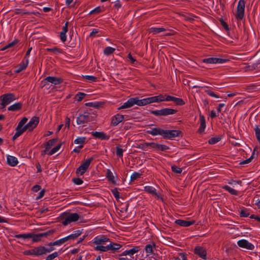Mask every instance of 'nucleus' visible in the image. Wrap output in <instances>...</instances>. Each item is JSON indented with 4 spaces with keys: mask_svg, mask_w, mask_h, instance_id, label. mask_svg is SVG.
I'll use <instances>...</instances> for the list:
<instances>
[{
    "mask_svg": "<svg viewBox=\"0 0 260 260\" xmlns=\"http://www.w3.org/2000/svg\"><path fill=\"white\" fill-rule=\"evenodd\" d=\"M60 218L62 220V224L66 226L72 222L77 221L79 218V216L77 213L64 212L61 214Z\"/></svg>",
    "mask_w": 260,
    "mask_h": 260,
    "instance_id": "1",
    "label": "nucleus"
},
{
    "mask_svg": "<svg viewBox=\"0 0 260 260\" xmlns=\"http://www.w3.org/2000/svg\"><path fill=\"white\" fill-rule=\"evenodd\" d=\"M150 112L151 114L157 116H166L169 115L176 114L177 112V110L171 108H166L160 110H151Z\"/></svg>",
    "mask_w": 260,
    "mask_h": 260,
    "instance_id": "2",
    "label": "nucleus"
},
{
    "mask_svg": "<svg viewBox=\"0 0 260 260\" xmlns=\"http://www.w3.org/2000/svg\"><path fill=\"white\" fill-rule=\"evenodd\" d=\"M245 7V1L240 0L237 8L236 18L237 20H242L244 17V11Z\"/></svg>",
    "mask_w": 260,
    "mask_h": 260,
    "instance_id": "3",
    "label": "nucleus"
},
{
    "mask_svg": "<svg viewBox=\"0 0 260 260\" xmlns=\"http://www.w3.org/2000/svg\"><path fill=\"white\" fill-rule=\"evenodd\" d=\"M1 98L2 108H4L7 105L16 99L15 95L11 93L4 94L1 96Z\"/></svg>",
    "mask_w": 260,
    "mask_h": 260,
    "instance_id": "4",
    "label": "nucleus"
},
{
    "mask_svg": "<svg viewBox=\"0 0 260 260\" xmlns=\"http://www.w3.org/2000/svg\"><path fill=\"white\" fill-rule=\"evenodd\" d=\"M93 160V157H90L87 159L85 161L82 163L79 168L76 170V173L77 174H80V175H83L88 169L90 163Z\"/></svg>",
    "mask_w": 260,
    "mask_h": 260,
    "instance_id": "5",
    "label": "nucleus"
},
{
    "mask_svg": "<svg viewBox=\"0 0 260 260\" xmlns=\"http://www.w3.org/2000/svg\"><path fill=\"white\" fill-rule=\"evenodd\" d=\"M90 113L85 112L83 114H80L77 118L76 123L78 125L84 124L90 121ZM93 120V117L91 116V121Z\"/></svg>",
    "mask_w": 260,
    "mask_h": 260,
    "instance_id": "6",
    "label": "nucleus"
},
{
    "mask_svg": "<svg viewBox=\"0 0 260 260\" xmlns=\"http://www.w3.org/2000/svg\"><path fill=\"white\" fill-rule=\"evenodd\" d=\"M39 122V118L38 117L34 116L30 119L28 123L23 127L24 131L28 129L29 131H32L37 127Z\"/></svg>",
    "mask_w": 260,
    "mask_h": 260,
    "instance_id": "7",
    "label": "nucleus"
},
{
    "mask_svg": "<svg viewBox=\"0 0 260 260\" xmlns=\"http://www.w3.org/2000/svg\"><path fill=\"white\" fill-rule=\"evenodd\" d=\"M182 136V132L179 130H164L163 138L172 139L177 137Z\"/></svg>",
    "mask_w": 260,
    "mask_h": 260,
    "instance_id": "8",
    "label": "nucleus"
},
{
    "mask_svg": "<svg viewBox=\"0 0 260 260\" xmlns=\"http://www.w3.org/2000/svg\"><path fill=\"white\" fill-rule=\"evenodd\" d=\"M229 61L228 59L220 58L217 57H209L207 58H204L202 60V63H223L226 61Z\"/></svg>",
    "mask_w": 260,
    "mask_h": 260,
    "instance_id": "9",
    "label": "nucleus"
},
{
    "mask_svg": "<svg viewBox=\"0 0 260 260\" xmlns=\"http://www.w3.org/2000/svg\"><path fill=\"white\" fill-rule=\"evenodd\" d=\"M193 252L204 259H207V250L205 248L197 246L194 248Z\"/></svg>",
    "mask_w": 260,
    "mask_h": 260,
    "instance_id": "10",
    "label": "nucleus"
},
{
    "mask_svg": "<svg viewBox=\"0 0 260 260\" xmlns=\"http://www.w3.org/2000/svg\"><path fill=\"white\" fill-rule=\"evenodd\" d=\"M237 244L239 247L246 248L248 250H253L254 248V245L246 240L243 239L239 240Z\"/></svg>",
    "mask_w": 260,
    "mask_h": 260,
    "instance_id": "11",
    "label": "nucleus"
},
{
    "mask_svg": "<svg viewBox=\"0 0 260 260\" xmlns=\"http://www.w3.org/2000/svg\"><path fill=\"white\" fill-rule=\"evenodd\" d=\"M256 58L254 57L252 59L251 62H250L249 64L245 66L244 69L246 71H253L257 68V66L260 64V59L256 60Z\"/></svg>",
    "mask_w": 260,
    "mask_h": 260,
    "instance_id": "12",
    "label": "nucleus"
},
{
    "mask_svg": "<svg viewBox=\"0 0 260 260\" xmlns=\"http://www.w3.org/2000/svg\"><path fill=\"white\" fill-rule=\"evenodd\" d=\"M28 59L26 58V57L24 58L23 60L16 67V69L14 71L15 73H19L21 71L25 70L28 66Z\"/></svg>",
    "mask_w": 260,
    "mask_h": 260,
    "instance_id": "13",
    "label": "nucleus"
},
{
    "mask_svg": "<svg viewBox=\"0 0 260 260\" xmlns=\"http://www.w3.org/2000/svg\"><path fill=\"white\" fill-rule=\"evenodd\" d=\"M124 119V116L117 114L112 117L111 125L116 126Z\"/></svg>",
    "mask_w": 260,
    "mask_h": 260,
    "instance_id": "14",
    "label": "nucleus"
},
{
    "mask_svg": "<svg viewBox=\"0 0 260 260\" xmlns=\"http://www.w3.org/2000/svg\"><path fill=\"white\" fill-rule=\"evenodd\" d=\"M91 134L93 137L102 140H109L110 138L109 135H106L103 132H92Z\"/></svg>",
    "mask_w": 260,
    "mask_h": 260,
    "instance_id": "15",
    "label": "nucleus"
},
{
    "mask_svg": "<svg viewBox=\"0 0 260 260\" xmlns=\"http://www.w3.org/2000/svg\"><path fill=\"white\" fill-rule=\"evenodd\" d=\"M136 105L135 98H129L121 106L118 108V110L129 108Z\"/></svg>",
    "mask_w": 260,
    "mask_h": 260,
    "instance_id": "16",
    "label": "nucleus"
},
{
    "mask_svg": "<svg viewBox=\"0 0 260 260\" xmlns=\"http://www.w3.org/2000/svg\"><path fill=\"white\" fill-rule=\"evenodd\" d=\"M44 80L54 85L59 84L63 82V79L62 78L54 76H48L46 77Z\"/></svg>",
    "mask_w": 260,
    "mask_h": 260,
    "instance_id": "17",
    "label": "nucleus"
},
{
    "mask_svg": "<svg viewBox=\"0 0 260 260\" xmlns=\"http://www.w3.org/2000/svg\"><path fill=\"white\" fill-rule=\"evenodd\" d=\"M175 223L181 226L187 227L195 223V220L186 221L182 219H177L175 220Z\"/></svg>",
    "mask_w": 260,
    "mask_h": 260,
    "instance_id": "18",
    "label": "nucleus"
},
{
    "mask_svg": "<svg viewBox=\"0 0 260 260\" xmlns=\"http://www.w3.org/2000/svg\"><path fill=\"white\" fill-rule=\"evenodd\" d=\"M109 241L110 239L109 238L103 235L101 237H96L95 238H94L93 243L97 245H99L101 244H105V242Z\"/></svg>",
    "mask_w": 260,
    "mask_h": 260,
    "instance_id": "19",
    "label": "nucleus"
},
{
    "mask_svg": "<svg viewBox=\"0 0 260 260\" xmlns=\"http://www.w3.org/2000/svg\"><path fill=\"white\" fill-rule=\"evenodd\" d=\"M147 133L152 136H156L158 135L164 136V129L159 127H155L152 128L151 131H148Z\"/></svg>",
    "mask_w": 260,
    "mask_h": 260,
    "instance_id": "20",
    "label": "nucleus"
},
{
    "mask_svg": "<svg viewBox=\"0 0 260 260\" xmlns=\"http://www.w3.org/2000/svg\"><path fill=\"white\" fill-rule=\"evenodd\" d=\"M200 126L198 129V132L202 134L206 127V121L204 116L203 115H200Z\"/></svg>",
    "mask_w": 260,
    "mask_h": 260,
    "instance_id": "21",
    "label": "nucleus"
},
{
    "mask_svg": "<svg viewBox=\"0 0 260 260\" xmlns=\"http://www.w3.org/2000/svg\"><path fill=\"white\" fill-rule=\"evenodd\" d=\"M149 98L140 100L138 97L135 98L136 105L139 106H143L149 104Z\"/></svg>",
    "mask_w": 260,
    "mask_h": 260,
    "instance_id": "22",
    "label": "nucleus"
},
{
    "mask_svg": "<svg viewBox=\"0 0 260 260\" xmlns=\"http://www.w3.org/2000/svg\"><path fill=\"white\" fill-rule=\"evenodd\" d=\"M140 250V248L139 246H135L129 250H126L123 251L121 253V255H132L134 254H135V253L138 252Z\"/></svg>",
    "mask_w": 260,
    "mask_h": 260,
    "instance_id": "23",
    "label": "nucleus"
},
{
    "mask_svg": "<svg viewBox=\"0 0 260 260\" xmlns=\"http://www.w3.org/2000/svg\"><path fill=\"white\" fill-rule=\"evenodd\" d=\"M7 162L10 166L14 167L18 164V161L16 157L13 156L8 155L7 156Z\"/></svg>",
    "mask_w": 260,
    "mask_h": 260,
    "instance_id": "24",
    "label": "nucleus"
},
{
    "mask_svg": "<svg viewBox=\"0 0 260 260\" xmlns=\"http://www.w3.org/2000/svg\"><path fill=\"white\" fill-rule=\"evenodd\" d=\"M144 190L145 191L151 194L152 195L157 197L158 198H159L160 197L159 194L156 192V190L155 188L152 186H145L144 188Z\"/></svg>",
    "mask_w": 260,
    "mask_h": 260,
    "instance_id": "25",
    "label": "nucleus"
},
{
    "mask_svg": "<svg viewBox=\"0 0 260 260\" xmlns=\"http://www.w3.org/2000/svg\"><path fill=\"white\" fill-rule=\"evenodd\" d=\"M22 104L21 102L15 103L8 107L9 111H15L20 110L22 108Z\"/></svg>",
    "mask_w": 260,
    "mask_h": 260,
    "instance_id": "26",
    "label": "nucleus"
},
{
    "mask_svg": "<svg viewBox=\"0 0 260 260\" xmlns=\"http://www.w3.org/2000/svg\"><path fill=\"white\" fill-rule=\"evenodd\" d=\"M46 247L43 246L36 247V256H40L46 254Z\"/></svg>",
    "mask_w": 260,
    "mask_h": 260,
    "instance_id": "27",
    "label": "nucleus"
},
{
    "mask_svg": "<svg viewBox=\"0 0 260 260\" xmlns=\"http://www.w3.org/2000/svg\"><path fill=\"white\" fill-rule=\"evenodd\" d=\"M68 241V239H67L66 237L60 239L59 240H56L53 242H50L48 244V246H56V245H60Z\"/></svg>",
    "mask_w": 260,
    "mask_h": 260,
    "instance_id": "28",
    "label": "nucleus"
},
{
    "mask_svg": "<svg viewBox=\"0 0 260 260\" xmlns=\"http://www.w3.org/2000/svg\"><path fill=\"white\" fill-rule=\"evenodd\" d=\"M109 245V249L114 253L116 251L119 249L121 247V245L119 244L113 242H110Z\"/></svg>",
    "mask_w": 260,
    "mask_h": 260,
    "instance_id": "29",
    "label": "nucleus"
},
{
    "mask_svg": "<svg viewBox=\"0 0 260 260\" xmlns=\"http://www.w3.org/2000/svg\"><path fill=\"white\" fill-rule=\"evenodd\" d=\"M58 141L57 138H54L49 140L46 143L44 144V146L45 147H46L47 150H49L51 149L52 146L54 145V144Z\"/></svg>",
    "mask_w": 260,
    "mask_h": 260,
    "instance_id": "30",
    "label": "nucleus"
},
{
    "mask_svg": "<svg viewBox=\"0 0 260 260\" xmlns=\"http://www.w3.org/2000/svg\"><path fill=\"white\" fill-rule=\"evenodd\" d=\"M30 234L31 237H29V238L32 239L33 242H38L41 241L42 237L40 233L36 234L34 233H30Z\"/></svg>",
    "mask_w": 260,
    "mask_h": 260,
    "instance_id": "31",
    "label": "nucleus"
},
{
    "mask_svg": "<svg viewBox=\"0 0 260 260\" xmlns=\"http://www.w3.org/2000/svg\"><path fill=\"white\" fill-rule=\"evenodd\" d=\"M106 177L109 181L112 182L113 184H116L115 177L112 172L109 169L107 170Z\"/></svg>",
    "mask_w": 260,
    "mask_h": 260,
    "instance_id": "32",
    "label": "nucleus"
},
{
    "mask_svg": "<svg viewBox=\"0 0 260 260\" xmlns=\"http://www.w3.org/2000/svg\"><path fill=\"white\" fill-rule=\"evenodd\" d=\"M81 234L82 232L80 230H77L74 231L73 234L69 235L68 236L66 237V238L68 239V241L70 239H75L79 237Z\"/></svg>",
    "mask_w": 260,
    "mask_h": 260,
    "instance_id": "33",
    "label": "nucleus"
},
{
    "mask_svg": "<svg viewBox=\"0 0 260 260\" xmlns=\"http://www.w3.org/2000/svg\"><path fill=\"white\" fill-rule=\"evenodd\" d=\"M222 188L228 191L232 195L237 196L238 194V191L235 190L234 189L230 187L228 185H224L222 187Z\"/></svg>",
    "mask_w": 260,
    "mask_h": 260,
    "instance_id": "34",
    "label": "nucleus"
},
{
    "mask_svg": "<svg viewBox=\"0 0 260 260\" xmlns=\"http://www.w3.org/2000/svg\"><path fill=\"white\" fill-rule=\"evenodd\" d=\"M109 245H108L106 246H102V245H97L96 247H94V249L95 250L98 251H101L103 252L108 251V250H110L109 249Z\"/></svg>",
    "mask_w": 260,
    "mask_h": 260,
    "instance_id": "35",
    "label": "nucleus"
},
{
    "mask_svg": "<svg viewBox=\"0 0 260 260\" xmlns=\"http://www.w3.org/2000/svg\"><path fill=\"white\" fill-rule=\"evenodd\" d=\"M166 30V29L162 27H151L150 28V32L153 33L154 34H158Z\"/></svg>",
    "mask_w": 260,
    "mask_h": 260,
    "instance_id": "36",
    "label": "nucleus"
},
{
    "mask_svg": "<svg viewBox=\"0 0 260 260\" xmlns=\"http://www.w3.org/2000/svg\"><path fill=\"white\" fill-rule=\"evenodd\" d=\"M156 246L155 244L153 242L152 244H147L145 246V251L147 253H152L153 248Z\"/></svg>",
    "mask_w": 260,
    "mask_h": 260,
    "instance_id": "37",
    "label": "nucleus"
},
{
    "mask_svg": "<svg viewBox=\"0 0 260 260\" xmlns=\"http://www.w3.org/2000/svg\"><path fill=\"white\" fill-rule=\"evenodd\" d=\"M27 120L28 119L26 117H23L18 123V125L16 127L17 129H22L24 126V125L26 123Z\"/></svg>",
    "mask_w": 260,
    "mask_h": 260,
    "instance_id": "38",
    "label": "nucleus"
},
{
    "mask_svg": "<svg viewBox=\"0 0 260 260\" xmlns=\"http://www.w3.org/2000/svg\"><path fill=\"white\" fill-rule=\"evenodd\" d=\"M27 120L28 119L26 117H23L18 123V125L16 127L17 129H22L24 126V125L26 123Z\"/></svg>",
    "mask_w": 260,
    "mask_h": 260,
    "instance_id": "39",
    "label": "nucleus"
},
{
    "mask_svg": "<svg viewBox=\"0 0 260 260\" xmlns=\"http://www.w3.org/2000/svg\"><path fill=\"white\" fill-rule=\"evenodd\" d=\"M27 120L28 119L26 117H23L18 123V125L16 127L17 129H22L24 126V125L26 123Z\"/></svg>",
    "mask_w": 260,
    "mask_h": 260,
    "instance_id": "40",
    "label": "nucleus"
},
{
    "mask_svg": "<svg viewBox=\"0 0 260 260\" xmlns=\"http://www.w3.org/2000/svg\"><path fill=\"white\" fill-rule=\"evenodd\" d=\"M170 148L168 146L166 145L159 144H157L156 149L158 150H160L161 151H166L167 150L169 149Z\"/></svg>",
    "mask_w": 260,
    "mask_h": 260,
    "instance_id": "41",
    "label": "nucleus"
},
{
    "mask_svg": "<svg viewBox=\"0 0 260 260\" xmlns=\"http://www.w3.org/2000/svg\"><path fill=\"white\" fill-rule=\"evenodd\" d=\"M16 132L13 136L12 138L13 140H15L16 139H17L18 137H19L20 135H21L25 131L22 128V129H17V128L16 127L15 129Z\"/></svg>",
    "mask_w": 260,
    "mask_h": 260,
    "instance_id": "42",
    "label": "nucleus"
},
{
    "mask_svg": "<svg viewBox=\"0 0 260 260\" xmlns=\"http://www.w3.org/2000/svg\"><path fill=\"white\" fill-rule=\"evenodd\" d=\"M115 49L112 47H107L105 48V49L104 50V53L106 55H109L111 54H112Z\"/></svg>",
    "mask_w": 260,
    "mask_h": 260,
    "instance_id": "43",
    "label": "nucleus"
},
{
    "mask_svg": "<svg viewBox=\"0 0 260 260\" xmlns=\"http://www.w3.org/2000/svg\"><path fill=\"white\" fill-rule=\"evenodd\" d=\"M62 145V143H60L59 144H58L57 146H56L55 147H54V148H53L49 152H48V154L49 155H52V154H53L54 153H55V152H56L61 147Z\"/></svg>",
    "mask_w": 260,
    "mask_h": 260,
    "instance_id": "44",
    "label": "nucleus"
},
{
    "mask_svg": "<svg viewBox=\"0 0 260 260\" xmlns=\"http://www.w3.org/2000/svg\"><path fill=\"white\" fill-rule=\"evenodd\" d=\"M55 231H56L55 229H52V230H50L45 233H40V234L41 235L42 238L47 237V236H49L53 234V233H54Z\"/></svg>",
    "mask_w": 260,
    "mask_h": 260,
    "instance_id": "45",
    "label": "nucleus"
},
{
    "mask_svg": "<svg viewBox=\"0 0 260 260\" xmlns=\"http://www.w3.org/2000/svg\"><path fill=\"white\" fill-rule=\"evenodd\" d=\"M173 102L178 106H182L185 104L184 101L182 99L176 97H175Z\"/></svg>",
    "mask_w": 260,
    "mask_h": 260,
    "instance_id": "46",
    "label": "nucleus"
},
{
    "mask_svg": "<svg viewBox=\"0 0 260 260\" xmlns=\"http://www.w3.org/2000/svg\"><path fill=\"white\" fill-rule=\"evenodd\" d=\"M18 42V41L17 40H15L12 42L9 43L8 45L5 46L4 48L2 49V50H5L8 48H11L15 46L17 43Z\"/></svg>",
    "mask_w": 260,
    "mask_h": 260,
    "instance_id": "47",
    "label": "nucleus"
},
{
    "mask_svg": "<svg viewBox=\"0 0 260 260\" xmlns=\"http://www.w3.org/2000/svg\"><path fill=\"white\" fill-rule=\"evenodd\" d=\"M86 94L83 92H79L75 95V99L77 101H81L83 98L86 96Z\"/></svg>",
    "mask_w": 260,
    "mask_h": 260,
    "instance_id": "48",
    "label": "nucleus"
},
{
    "mask_svg": "<svg viewBox=\"0 0 260 260\" xmlns=\"http://www.w3.org/2000/svg\"><path fill=\"white\" fill-rule=\"evenodd\" d=\"M29 237H31L30 233L18 234L14 236V237L16 238H23L24 239L29 238Z\"/></svg>",
    "mask_w": 260,
    "mask_h": 260,
    "instance_id": "49",
    "label": "nucleus"
},
{
    "mask_svg": "<svg viewBox=\"0 0 260 260\" xmlns=\"http://www.w3.org/2000/svg\"><path fill=\"white\" fill-rule=\"evenodd\" d=\"M249 213L248 212V210L246 208H243L242 209L240 213V217H248L249 215Z\"/></svg>",
    "mask_w": 260,
    "mask_h": 260,
    "instance_id": "50",
    "label": "nucleus"
},
{
    "mask_svg": "<svg viewBox=\"0 0 260 260\" xmlns=\"http://www.w3.org/2000/svg\"><path fill=\"white\" fill-rule=\"evenodd\" d=\"M47 51L48 52H53L55 53H61L62 52V50L60 48L57 47H54L52 48H47Z\"/></svg>",
    "mask_w": 260,
    "mask_h": 260,
    "instance_id": "51",
    "label": "nucleus"
},
{
    "mask_svg": "<svg viewBox=\"0 0 260 260\" xmlns=\"http://www.w3.org/2000/svg\"><path fill=\"white\" fill-rule=\"evenodd\" d=\"M254 131L256 138L260 144V128L258 125H256L255 127L254 128Z\"/></svg>",
    "mask_w": 260,
    "mask_h": 260,
    "instance_id": "52",
    "label": "nucleus"
},
{
    "mask_svg": "<svg viewBox=\"0 0 260 260\" xmlns=\"http://www.w3.org/2000/svg\"><path fill=\"white\" fill-rule=\"evenodd\" d=\"M172 171L176 173L180 174L182 172V169L181 168H179L175 165H173L171 167Z\"/></svg>",
    "mask_w": 260,
    "mask_h": 260,
    "instance_id": "53",
    "label": "nucleus"
},
{
    "mask_svg": "<svg viewBox=\"0 0 260 260\" xmlns=\"http://www.w3.org/2000/svg\"><path fill=\"white\" fill-rule=\"evenodd\" d=\"M221 140V138L219 137H213L211 138L208 141V142L210 144H214L219 141H220Z\"/></svg>",
    "mask_w": 260,
    "mask_h": 260,
    "instance_id": "54",
    "label": "nucleus"
},
{
    "mask_svg": "<svg viewBox=\"0 0 260 260\" xmlns=\"http://www.w3.org/2000/svg\"><path fill=\"white\" fill-rule=\"evenodd\" d=\"M58 256V253L55 252L51 254H49L46 257V260H52Z\"/></svg>",
    "mask_w": 260,
    "mask_h": 260,
    "instance_id": "55",
    "label": "nucleus"
},
{
    "mask_svg": "<svg viewBox=\"0 0 260 260\" xmlns=\"http://www.w3.org/2000/svg\"><path fill=\"white\" fill-rule=\"evenodd\" d=\"M85 137H79L75 140L74 143L76 144H83L85 143Z\"/></svg>",
    "mask_w": 260,
    "mask_h": 260,
    "instance_id": "56",
    "label": "nucleus"
},
{
    "mask_svg": "<svg viewBox=\"0 0 260 260\" xmlns=\"http://www.w3.org/2000/svg\"><path fill=\"white\" fill-rule=\"evenodd\" d=\"M111 192L115 198L118 200L119 199V192L118 191V189L117 188H115L111 190Z\"/></svg>",
    "mask_w": 260,
    "mask_h": 260,
    "instance_id": "57",
    "label": "nucleus"
},
{
    "mask_svg": "<svg viewBox=\"0 0 260 260\" xmlns=\"http://www.w3.org/2000/svg\"><path fill=\"white\" fill-rule=\"evenodd\" d=\"M116 155L119 157H122L123 156V150L122 148H120L119 146H116Z\"/></svg>",
    "mask_w": 260,
    "mask_h": 260,
    "instance_id": "58",
    "label": "nucleus"
},
{
    "mask_svg": "<svg viewBox=\"0 0 260 260\" xmlns=\"http://www.w3.org/2000/svg\"><path fill=\"white\" fill-rule=\"evenodd\" d=\"M255 151V148H254V151L252 153V155L251 156V157L250 158H249L248 159H247L242 162H241L240 163V165H243V164H248L250 162H251V161L252 160V159H253V155H254V152Z\"/></svg>",
    "mask_w": 260,
    "mask_h": 260,
    "instance_id": "59",
    "label": "nucleus"
},
{
    "mask_svg": "<svg viewBox=\"0 0 260 260\" xmlns=\"http://www.w3.org/2000/svg\"><path fill=\"white\" fill-rule=\"evenodd\" d=\"M72 181L76 185H81L83 182V180L80 178H74L72 179Z\"/></svg>",
    "mask_w": 260,
    "mask_h": 260,
    "instance_id": "60",
    "label": "nucleus"
},
{
    "mask_svg": "<svg viewBox=\"0 0 260 260\" xmlns=\"http://www.w3.org/2000/svg\"><path fill=\"white\" fill-rule=\"evenodd\" d=\"M141 176V174L138 173V172H134L131 177V181H134L139 178Z\"/></svg>",
    "mask_w": 260,
    "mask_h": 260,
    "instance_id": "61",
    "label": "nucleus"
},
{
    "mask_svg": "<svg viewBox=\"0 0 260 260\" xmlns=\"http://www.w3.org/2000/svg\"><path fill=\"white\" fill-rule=\"evenodd\" d=\"M148 147V143H141V144H139L137 146V148H140V149H141L143 150H146Z\"/></svg>",
    "mask_w": 260,
    "mask_h": 260,
    "instance_id": "62",
    "label": "nucleus"
},
{
    "mask_svg": "<svg viewBox=\"0 0 260 260\" xmlns=\"http://www.w3.org/2000/svg\"><path fill=\"white\" fill-rule=\"evenodd\" d=\"M101 8L100 7H98L90 12L89 14H96L101 12Z\"/></svg>",
    "mask_w": 260,
    "mask_h": 260,
    "instance_id": "63",
    "label": "nucleus"
},
{
    "mask_svg": "<svg viewBox=\"0 0 260 260\" xmlns=\"http://www.w3.org/2000/svg\"><path fill=\"white\" fill-rule=\"evenodd\" d=\"M85 106H88V107H94V108H98L100 106L99 103H95H95H93V102L87 103L85 104Z\"/></svg>",
    "mask_w": 260,
    "mask_h": 260,
    "instance_id": "64",
    "label": "nucleus"
}]
</instances>
